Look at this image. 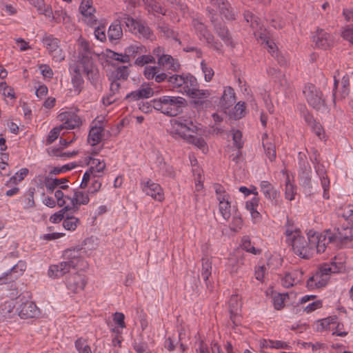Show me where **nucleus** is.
I'll use <instances>...</instances> for the list:
<instances>
[{
    "mask_svg": "<svg viewBox=\"0 0 353 353\" xmlns=\"http://www.w3.org/2000/svg\"><path fill=\"white\" fill-rule=\"evenodd\" d=\"M0 92L5 97L15 98L14 89L8 86L6 82L0 83Z\"/></svg>",
    "mask_w": 353,
    "mask_h": 353,
    "instance_id": "64",
    "label": "nucleus"
},
{
    "mask_svg": "<svg viewBox=\"0 0 353 353\" xmlns=\"http://www.w3.org/2000/svg\"><path fill=\"white\" fill-rule=\"evenodd\" d=\"M319 270L327 278L332 273H336L338 272L337 266L335 263L332 264L324 263L319 268Z\"/></svg>",
    "mask_w": 353,
    "mask_h": 353,
    "instance_id": "49",
    "label": "nucleus"
},
{
    "mask_svg": "<svg viewBox=\"0 0 353 353\" xmlns=\"http://www.w3.org/2000/svg\"><path fill=\"white\" fill-rule=\"evenodd\" d=\"M68 182V178L52 179L46 176L44 179V184L48 192L52 193L57 188H60L63 183Z\"/></svg>",
    "mask_w": 353,
    "mask_h": 353,
    "instance_id": "26",
    "label": "nucleus"
},
{
    "mask_svg": "<svg viewBox=\"0 0 353 353\" xmlns=\"http://www.w3.org/2000/svg\"><path fill=\"white\" fill-rule=\"evenodd\" d=\"M79 10L83 17L85 23L91 27L97 25V19L94 14L96 10L92 6V0H82Z\"/></svg>",
    "mask_w": 353,
    "mask_h": 353,
    "instance_id": "12",
    "label": "nucleus"
},
{
    "mask_svg": "<svg viewBox=\"0 0 353 353\" xmlns=\"http://www.w3.org/2000/svg\"><path fill=\"white\" fill-rule=\"evenodd\" d=\"M202 268L201 276L205 283L206 287L209 288V276L212 274V261L208 256H203L201 259Z\"/></svg>",
    "mask_w": 353,
    "mask_h": 353,
    "instance_id": "28",
    "label": "nucleus"
},
{
    "mask_svg": "<svg viewBox=\"0 0 353 353\" xmlns=\"http://www.w3.org/2000/svg\"><path fill=\"white\" fill-rule=\"evenodd\" d=\"M88 194V192L85 193L83 191L79 190L74 191V194L78 199L79 205H87L89 203L90 198Z\"/></svg>",
    "mask_w": 353,
    "mask_h": 353,
    "instance_id": "63",
    "label": "nucleus"
},
{
    "mask_svg": "<svg viewBox=\"0 0 353 353\" xmlns=\"http://www.w3.org/2000/svg\"><path fill=\"white\" fill-rule=\"evenodd\" d=\"M197 87H199V84L196 77L190 73L185 74L183 92L189 95Z\"/></svg>",
    "mask_w": 353,
    "mask_h": 353,
    "instance_id": "31",
    "label": "nucleus"
},
{
    "mask_svg": "<svg viewBox=\"0 0 353 353\" xmlns=\"http://www.w3.org/2000/svg\"><path fill=\"white\" fill-rule=\"evenodd\" d=\"M185 74H173L170 76L168 82L172 85L174 88H184Z\"/></svg>",
    "mask_w": 353,
    "mask_h": 353,
    "instance_id": "37",
    "label": "nucleus"
},
{
    "mask_svg": "<svg viewBox=\"0 0 353 353\" xmlns=\"http://www.w3.org/2000/svg\"><path fill=\"white\" fill-rule=\"evenodd\" d=\"M242 248L246 252H250L255 255L261 253V250L260 249H256L253 245H252L251 241L248 237H244L242 239Z\"/></svg>",
    "mask_w": 353,
    "mask_h": 353,
    "instance_id": "50",
    "label": "nucleus"
},
{
    "mask_svg": "<svg viewBox=\"0 0 353 353\" xmlns=\"http://www.w3.org/2000/svg\"><path fill=\"white\" fill-rule=\"evenodd\" d=\"M157 28L160 32L163 34V37L166 38H172L179 44H181V41L177 38L176 32L173 30L170 29V27L164 22L159 23Z\"/></svg>",
    "mask_w": 353,
    "mask_h": 353,
    "instance_id": "30",
    "label": "nucleus"
},
{
    "mask_svg": "<svg viewBox=\"0 0 353 353\" xmlns=\"http://www.w3.org/2000/svg\"><path fill=\"white\" fill-rule=\"evenodd\" d=\"M31 5L37 8L41 14L48 15V8H46L44 0H28Z\"/></svg>",
    "mask_w": 353,
    "mask_h": 353,
    "instance_id": "59",
    "label": "nucleus"
},
{
    "mask_svg": "<svg viewBox=\"0 0 353 353\" xmlns=\"http://www.w3.org/2000/svg\"><path fill=\"white\" fill-rule=\"evenodd\" d=\"M143 191L145 192L147 195L150 196L158 201H161L164 199L163 190L161 185L151 180L146 182L145 185L143 188Z\"/></svg>",
    "mask_w": 353,
    "mask_h": 353,
    "instance_id": "15",
    "label": "nucleus"
},
{
    "mask_svg": "<svg viewBox=\"0 0 353 353\" xmlns=\"http://www.w3.org/2000/svg\"><path fill=\"white\" fill-rule=\"evenodd\" d=\"M122 36L121 21H120V19H116L109 27L108 37L109 40L113 43L114 41L120 39Z\"/></svg>",
    "mask_w": 353,
    "mask_h": 353,
    "instance_id": "19",
    "label": "nucleus"
},
{
    "mask_svg": "<svg viewBox=\"0 0 353 353\" xmlns=\"http://www.w3.org/2000/svg\"><path fill=\"white\" fill-rule=\"evenodd\" d=\"M62 119H65V121L61 125L63 129H74L81 123L80 117L75 114L66 112L63 114Z\"/></svg>",
    "mask_w": 353,
    "mask_h": 353,
    "instance_id": "24",
    "label": "nucleus"
},
{
    "mask_svg": "<svg viewBox=\"0 0 353 353\" xmlns=\"http://www.w3.org/2000/svg\"><path fill=\"white\" fill-rule=\"evenodd\" d=\"M28 172L29 170L28 168H21L19 171L16 172V174L14 176H11L9 181H8L5 185L6 186H8L10 184H18L25 178V176L28 174Z\"/></svg>",
    "mask_w": 353,
    "mask_h": 353,
    "instance_id": "39",
    "label": "nucleus"
},
{
    "mask_svg": "<svg viewBox=\"0 0 353 353\" xmlns=\"http://www.w3.org/2000/svg\"><path fill=\"white\" fill-rule=\"evenodd\" d=\"M334 233L327 236V243H340L341 247L353 248V227L343 226L334 229Z\"/></svg>",
    "mask_w": 353,
    "mask_h": 353,
    "instance_id": "6",
    "label": "nucleus"
},
{
    "mask_svg": "<svg viewBox=\"0 0 353 353\" xmlns=\"http://www.w3.org/2000/svg\"><path fill=\"white\" fill-rule=\"evenodd\" d=\"M93 175V177L95 178L97 176H99V175L94 174V168H90L88 170H87L83 176L81 183L79 185V188L81 189H85L88 187V183L91 179V176Z\"/></svg>",
    "mask_w": 353,
    "mask_h": 353,
    "instance_id": "52",
    "label": "nucleus"
},
{
    "mask_svg": "<svg viewBox=\"0 0 353 353\" xmlns=\"http://www.w3.org/2000/svg\"><path fill=\"white\" fill-rule=\"evenodd\" d=\"M154 110L168 117H176L188 104L185 99L176 96H162L152 100Z\"/></svg>",
    "mask_w": 353,
    "mask_h": 353,
    "instance_id": "2",
    "label": "nucleus"
},
{
    "mask_svg": "<svg viewBox=\"0 0 353 353\" xmlns=\"http://www.w3.org/2000/svg\"><path fill=\"white\" fill-rule=\"evenodd\" d=\"M339 216H342L345 220L353 223V205H347L337 212Z\"/></svg>",
    "mask_w": 353,
    "mask_h": 353,
    "instance_id": "42",
    "label": "nucleus"
},
{
    "mask_svg": "<svg viewBox=\"0 0 353 353\" xmlns=\"http://www.w3.org/2000/svg\"><path fill=\"white\" fill-rule=\"evenodd\" d=\"M15 312L20 318L24 319L34 318L39 314V310L36 304L28 301L19 305Z\"/></svg>",
    "mask_w": 353,
    "mask_h": 353,
    "instance_id": "13",
    "label": "nucleus"
},
{
    "mask_svg": "<svg viewBox=\"0 0 353 353\" xmlns=\"http://www.w3.org/2000/svg\"><path fill=\"white\" fill-rule=\"evenodd\" d=\"M303 272L300 270H294L291 272L285 273L282 279V285L285 288H290L300 281L299 277H301Z\"/></svg>",
    "mask_w": 353,
    "mask_h": 353,
    "instance_id": "23",
    "label": "nucleus"
},
{
    "mask_svg": "<svg viewBox=\"0 0 353 353\" xmlns=\"http://www.w3.org/2000/svg\"><path fill=\"white\" fill-rule=\"evenodd\" d=\"M157 63L162 66L168 65V69L174 72H179L181 69V64L179 63V60L174 59L170 54L161 56L158 59Z\"/></svg>",
    "mask_w": 353,
    "mask_h": 353,
    "instance_id": "21",
    "label": "nucleus"
},
{
    "mask_svg": "<svg viewBox=\"0 0 353 353\" xmlns=\"http://www.w3.org/2000/svg\"><path fill=\"white\" fill-rule=\"evenodd\" d=\"M210 17V19L212 25L213 26L214 31L215 33L226 44L232 43V36L229 32L228 27L225 24L219 20L214 10L210 8H208Z\"/></svg>",
    "mask_w": 353,
    "mask_h": 353,
    "instance_id": "9",
    "label": "nucleus"
},
{
    "mask_svg": "<svg viewBox=\"0 0 353 353\" xmlns=\"http://www.w3.org/2000/svg\"><path fill=\"white\" fill-rule=\"evenodd\" d=\"M73 67H78L80 72L86 76L90 83L97 88L99 80V70L94 63L92 56L81 55L78 57L77 63L72 65Z\"/></svg>",
    "mask_w": 353,
    "mask_h": 353,
    "instance_id": "3",
    "label": "nucleus"
},
{
    "mask_svg": "<svg viewBox=\"0 0 353 353\" xmlns=\"http://www.w3.org/2000/svg\"><path fill=\"white\" fill-rule=\"evenodd\" d=\"M303 93L305 95L308 104L316 110H320L326 107L325 99L322 92L315 85L310 84L305 86Z\"/></svg>",
    "mask_w": 353,
    "mask_h": 353,
    "instance_id": "7",
    "label": "nucleus"
},
{
    "mask_svg": "<svg viewBox=\"0 0 353 353\" xmlns=\"http://www.w3.org/2000/svg\"><path fill=\"white\" fill-rule=\"evenodd\" d=\"M120 21H121V23H125L129 31L133 34L135 33L136 30H137V27L140 23V21L135 20L127 14H123V17H121Z\"/></svg>",
    "mask_w": 353,
    "mask_h": 353,
    "instance_id": "34",
    "label": "nucleus"
},
{
    "mask_svg": "<svg viewBox=\"0 0 353 353\" xmlns=\"http://www.w3.org/2000/svg\"><path fill=\"white\" fill-rule=\"evenodd\" d=\"M191 26L194 28L199 40L205 41L208 46L212 48L216 51H220L221 50L223 44L215 39L214 36L208 30L207 26L201 18H193L192 19Z\"/></svg>",
    "mask_w": 353,
    "mask_h": 353,
    "instance_id": "4",
    "label": "nucleus"
},
{
    "mask_svg": "<svg viewBox=\"0 0 353 353\" xmlns=\"http://www.w3.org/2000/svg\"><path fill=\"white\" fill-rule=\"evenodd\" d=\"M80 46L81 50L79 52L78 57H81V55H92V52L90 48V43L88 41L82 39L80 42Z\"/></svg>",
    "mask_w": 353,
    "mask_h": 353,
    "instance_id": "62",
    "label": "nucleus"
},
{
    "mask_svg": "<svg viewBox=\"0 0 353 353\" xmlns=\"http://www.w3.org/2000/svg\"><path fill=\"white\" fill-rule=\"evenodd\" d=\"M42 42L49 54L55 61L61 62L65 59V53L60 47V40L52 34H45Z\"/></svg>",
    "mask_w": 353,
    "mask_h": 353,
    "instance_id": "8",
    "label": "nucleus"
},
{
    "mask_svg": "<svg viewBox=\"0 0 353 353\" xmlns=\"http://www.w3.org/2000/svg\"><path fill=\"white\" fill-rule=\"evenodd\" d=\"M75 163H71L66 165H63L61 168L59 167H54L52 170L50 172V174L51 175H57L60 173L65 172L68 170H71L72 169L76 167Z\"/></svg>",
    "mask_w": 353,
    "mask_h": 353,
    "instance_id": "56",
    "label": "nucleus"
},
{
    "mask_svg": "<svg viewBox=\"0 0 353 353\" xmlns=\"http://www.w3.org/2000/svg\"><path fill=\"white\" fill-rule=\"evenodd\" d=\"M14 305L12 302L6 301L4 304L0 306V322L5 321L7 319H10L16 312H14Z\"/></svg>",
    "mask_w": 353,
    "mask_h": 353,
    "instance_id": "27",
    "label": "nucleus"
},
{
    "mask_svg": "<svg viewBox=\"0 0 353 353\" xmlns=\"http://www.w3.org/2000/svg\"><path fill=\"white\" fill-rule=\"evenodd\" d=\"M70 70L72 71L73 75L72 77V83L75 90H78L80 92L83 89V85L84 80L82 76V72H80L78 67H73L72 65H70Z\"/></svg>",
    "mask_w": 353,
    "mask_h": 353,
    "instance_id": "25",
    "label": "nucleus"
},
{
    "mask_svg": "<svg viewBox=\"0 0 353 353\" xmlns=\"http://www.w3.org/2000/svg\"><path fill=\"white\" fill-rule=\"evenodd\" d=\"M155 63V59L152 55H141L137 57L134 61V64L139 66H143L148 63Z\"/></svg>",
    "mask_w": 353,
    "mask_h": 353,
    "instance_id": "57",
    "label": "nucleus"
},
{
    "mask_svg": "<svg viewBox=\"0 0 353 353\" xmlns=\"http://www.w3.org/2000/svg\"><path fill=\"white\" fill-rule=\"evenodd\" d=\"M245 103L239 101L234 106L236 110L234 116V119H239L243 117L245 115Z\"/></svg>",
    "mask_w": 353,
    "mask_h": 353,
    "instance_id": "61",
    "label": "nucleus"
},
{
    "mask_svg": "<svg viewBox=\"0 0 353 353\" xmlns=\"http://www.w3.org/2000/svg\"><path fill=\"white\" fill-rule=\"evenodd\" d=\"M298 178L300 185L303 187L305 189L310 190L312 188L311 172H303L301 174H298Z\"/></svg>",
    "mask_w": 353,
    "mask_h": 353,
    "instance_id": "44",
    "label": "nucleus"
},
{
    "mask_svg": "<svg viewBox=\"0 0 353 353\" xmlns=\"http://www.w3.org/2000/svg\"><path fill=\"white\" fill-rule=\"evenodd\" d=\"M63 129L61 125L53 128L49 132L46 139V145L52 144L59 136L61 130Z\"/></svg>",
    "mask_w": 353,
    "mask_h": 353,
    "instance_id": "58",
    "label": "nucleus"
},
{
    "mask_svg": "<svg viewBox=\"0 0 353 353\" xmlns=\"http://www.w3.org/2000/svg\"><path fill=\"white\" fill-rule=\"evenodd\" d=\"M328 34L326 32H323L322 30L321 32L315 35L314 37V41L315 42L316 46L322 49H326L328 48L330 46V41L328 39Z\"/></svg>",
    "mask_w": 353,
    "mask_h": 353,
    "instance_id": "32",
    "label": "nucleus"
},
{
    "mask_svg": "<svg viewBox=\"0 0 353 353\" xmlns=\"http://www.w3.org/2000/svg\"><path fill=\"white\" fill-rule=\"evenodd\" d=\"M259 203V199L257 196L253 197L251 201H248L245 203V208L250 212L253 219H256L261 216L260 213L256 210Z\"/></svg>",
    "mask_w": 353,
    "mask_h": 353,
    "instance_id": "38",
    "label": "nucleus"
},
{
    "mask_svg": "<svg viewBox=\"0 0 353 353\" xmlns=\"http://www.w3.org/2000/svg\"><path fill=\"white\" fill-rule=\"evenodd\" d=\"M296 294L294 292L285 293V294H279L276 295L273 298V304L274 307L276 310H280L285 306V302L286 299H290V297H295Z\"/></svg>",
    "mask_w": 353,
    "mask_h": 353,
    "instance_id": "29",
    "label": "nucleus"
},
{
    "mask_svg": "<svg viewBox=\"0 0 353 353\" xmlns=\"http://www.w3.org/2000/svg\"><path fill=\"white\" fill-rule=\"evenodd\" d=\"M302 117L305 123L311 128L312 132L320 137L323 128L321 125L315 120L312 114L307 110H304L302 112Z\"/></svg>",
    "mask_w": 353,
    "mask_h": 353,
    "instance_id": "18",
    "label": "nucleus"
},
{
    "mask_svg": "<svg viewBox=\"0 0 353 353\" xmlns=\"http://www.w3.org/2000/svg\"><path fill=\"white\" fill-rule=\"evenodd\" d=\"M201 66L205 80L208 82L210 81L214 74L213 69L208 66L204 60L201 61Z\"/></svg>",
    "mask_w": 353,
    "mask_h": 353,
    "instance_id": "53",
    "label": "nucleus"
},
{
    "mask_svg": "<svg viewBox=\"0 0 353 353\" xmlns=\"http://www.w3.org/2000/svg\"><path fill=\"white\" fill-rule=\"evenodd\" d=\"M89 163L92 165L90 168H94V173L102 172L103 170L105 168V162L103 161H100L97 159L90 157Z\"/></svg>",
    "mask_w": 353,
    "mask_h": 353,
    "instance_id": "54",
    "label": "nucleus"
},
{
    "mask_svg": "<svg viewBox=\"0 0 353 353\" xmlns=\"http://www.w3.org/2000/svg\"><path fill=\"white\" fill-rule=\"evenodd\" d=\"M135 34H139V36H142L143 37L148 39H150L151 37L153 35L152 31L150 30V28L145 25L144 23H142L140 22L139 25L137 27V30H136Z\"/></svg>",
    "mask_w": 353,
    "mask_h": 353,
    "instance_id": "48",
    "label": "nucleus"
},
{
    "mask_svg": "<svg viewBox=\"0 0 353 353\" xmlns=\"http://www.w3.org/2000/svg\"><path fill=\"white\" fill-rule=\"evenodd\" d=\"M262 144L265 152L270 161H273L276 159V152L275 145L270 141L265 142V138H262Z\"/></svg>",
    "mask_w": 353,
    "mask_h": 353,
    "instance_id": "41",
    "label": "nucleus"
},
{
    "mask_svg": "<svg viewBox=\"0 0 353 353\" xmlns=\"http://www.w3.org/2000/svg\"><path fill=\"white\" fill-rule=\"evenodd\" d=\"M199 130V128L192 121L185 119L182 122L179 120H173L170 134L174 138L181 137L188 143L192 144L203 152H205V150H208L205 141L203 138L198 137L193 134H197Z\"/></svg>",
    "mask_w": 353,
    "mask_h": 353,
    "instance_id": "1",
    "label": "nucleus"
},
{
    "mask_svg": "<svg viewBox=\"0 0 353 353\" xmlns=\"http://www.w3.org/2000/svg\"><path fill=\"white\" fill-rule=\"evenodd\" d=\"M68 208L64 207L59 211L52 214L50 217V221L53 223H59L62 220L63 221L66 216V214L68 212Z\"/></svg>",
    "mask_w": 353,
    "mask_h": 353,
    "instance_id": "46",
    "label": "nucleus"
},
{
    "mask_svg": "<svg viewBox=\"0 0 353 353\" xmlns=\"http://www.w3.org/2000/svg\"><path fill=\"white\" fill-rule=\"evenodd\" d=\"M148 6L153 11L157 13H161L163 15L165 14V10L161 6L159 2L155 0H144Z\"/></svg>",
    "mask_w": 353,
    "mask_h": 353,
    "instance_id": "55",
    "label": "nucleus"
},
{
    "mask_svg": "<svg viewBox=\"0 0 353 353\" xmlns=\"http://www.w3.org/2000/svg\"><path fill=\"white\" fill-rule=\"evenodd\" d=\"M219 212L225 221H228L231 216V202L226 201L219 203Z\"/></svg>",
    "mask_w": 353,
    "mask_h": 353,
    "instance_id": "45",
    "label": "nucleus"
},
{
    "mask_svg": "<svg viewBox=\"0 0 353 353\" xmlns=\"http://www.w3.org/2000/svg\"><path fill=\"white\" fill-rule=\"evenodd\" d=\"M294 253L304 259L308 258L310 250L313 249L303 236L300 235V231L295 230V234L290 242Z\"/></svg>",
    "mask_w": 353,
    "mask_h": 353,
    "instance_id": "10",
    "label": "nucleus"
},
{
    "mask_svg": "<svg viewBox=\"0 0 353 353\" xmlns=\"http://www.w3.org/2000/svg\"><path fill=\"white\" fill-rule=\"evenodd\" d=\"M129 76L128 67V66H119L114 72H112V80L118 81L119 80L125 81L128 79Z\"/></svg>",
    "mask_w": 353,
    "mask_h": 353,
    "instance_id": "35",
    "label": "nucleus"
},
{
    "mask_svg": "<svg viewBox=\"0 0 353 353\" xmlns=\"http://www.w3.org/2000/svg\"><path fill=\"white\" fill-rule=\"evenodd\" d=\"M147 52L146 48L143 45H132L125 49V52L127 53L130 59L134 58L137 54L145 53Z\"/></svg>",
    "mask_w": 353,
    "mask_h": 353,
    "instance_id": "43",
    "label": "nucleus"
},
{
    "mask_svg": "<svg viewBox=\"0 0 353 353\" xmlns=\"http://www.w3.org/2000/svg\"><path fill=\"white\" fill-rule=\"evenodd\" d=\"M35 192V188L33 187L30 188L26 193L25 194V202L26 206L25 208H34L35 206V203L34 201V195Z\"/></svg>",
    "mask_w": 353,
    "mask_h": 353,
    "instance_id": "51",
    "label": "nucleus"
},
{
    "mask_svg": "<svg viewBox=\"0 0 353 353\" xmlns=\"http://www.w3.org/2000/svg\"><path fill=\"white\" fill-rule=\"evenodd\" d=\"M79 223V219L72 216V214L68 212L63 221V226L67 230L74 231Z\"/></svg>",
    "mask_w": 353,
    "mask_h": 353,
    "instance_id": "33",
    "label": "nucleus"
},
{
    "mask_svg": "<svg viewBox=\"0 0 353 353\" xmlns=\"http://www.w3.org/2000/svg\"><path fill=\"white\" fill-rule=\"evenodd\" d=\"M154 94L153 88L151 87L149 83H143L141 85L134 91L128 93L125 100L129 102L139 101L141 99H149L152 97Z\"/></svg>",
    "mask_w": 353,
    "mask_h": 353,
    "instance_id": "11",
    "label": "nucleus"
},
{
    "mask_svg": "<svg viewBox=\"0 0 353 353\" xmlns=\"http://www.w3.org/2000/svg\"><path fill=\"white\" fill-rule=\"evenodd\" d=\"M104 135V128L103 126L92 127L88 134V142L92 146L96 145L102 140Z\"/></svg>",
    "mask_w": 353,
    "mask_h": 353,
    "instance_id": "22",
    "label": "nucleus"
},
{
    "mask_svg": "<svg viewBox=\"0 0 353 353\" xmlns=\"http://www.w3.org/2000/svg\"><path fill=\"white\" fill-rule=\"evenodd\" d=\"M82 252L81 248H74L64 250L63 257L66 260L64 262L70 269L85 270L88 268L89 265L83 259Z\"/></svg>",
    "mask_w": 353,
    "mask_h": 353,
    "instance_id": "5",
    "label": "nucleus"
},
{
    "mask_svg": "<svg viewBox=\"0 0 353 353\" xmlns=\"http://www.w3.org/2000/svg\"><path fill=\"white\" fill-rule=\"evenodd\" d=\"M85 284V276L79 273L70 275L66 279L67 288L72 293H78L83 290Z\"/></svg>",
    "mask_w": 353,
    "mask_h": 353,
    "instance_id": "14",
    "label": "nucleus"
},
{
    "mask_svg": "<svg viewBox=\"0 0 353 353\" xmlns=\"http://www.w3.org/2000/svg\"><path fill=\"white\" fill-rule=\"evenodd\" d=\"M260 187L265 198L272 201L275 205H279L278 199L280 196V193L269 181H261L260 183Z\"/></svg>",
    "mask_w": 353,
    "mask_h": 353,
    "instance_id": "16",
    "label": "nucleus"
},
{
    "mask_svg": "<svg viewBox=\"0 0 353 353\" xmlns=\"http://www.w3.org/2000/svg\"><path fill=\"white\" fill-rule=\"evenodd\" d=\"M337 316L336 315L319 320L317 323L316 331L320 332L323 330L330 328V325L336 323Z\"/></svg>",
    "mask_w": 353,
    "mask_h": 353,
    "instance_id": "40",
    "label": "nucleus"
},
{
    "mask_svg": "<svg viewBox=\"0 0 353 353\" xmlns=\"http://www.w3.org/2000/svg\"><path fill=\"white\" fill-rule=\"evenodd\" d=\"M235 101L234 90L231 86L225 87L223 95L220 99V106L227 110L234 105Z\"/></svg>",
    "mask_w": 353,
    "mask_h": 353,
    "instance_id": "17",
    "label": "nucleus"
},
{
    "mask_svg": "<svg viewBox=\"0 0 353 353\" xmlns=\"http://www.w3.org/2000/svg\"><path fill=\"white\" fill-rule=\"evenodd\" d=\"M220 14L223 16L224 18L228 21H232L235 19V13L231 4L229 3H225L223 6H221L219 8Z\"/></svg>",
    "mask_w": 353,
    "mask_h": 353,
    "instance_id": "36",
    "label": "nucleus"
},
{
    "mask_svg": "<svg viewBox=\"0 0 353 353\" xmlns=\"http://www.w3.org/2000/svg\"><path fill=\"white\" fill-rule=\"evenodd\" d=\"M70 268L63 261L57 265H51L48 270V276L52 279H57L63 276L69 272Z\"/></svg>",
    "mask_w": 353,
    "mask_h": 353,
    "instance_id": "20",
    "label": "nucleus"
},
{
    "mask_svg": "<svg viewBox=\"0 0 353 353\" xmlns=\"http://www.w3.org/2000/svg\"><path fill=\"white\" fill-rule=\"evenodd\" d=\"M232 140L234 146L241 150L243 147V142L242 141V132L239 130H232Z\"/></svg>",
    "mask_w": 353,
    "mask_h": 353,
    "instance_id": "60",
    "label": "nucleus"
},
{
    "mask_svg": "<svg viewBox=\"0 0 353 353\" xmlns=\"http://www.w3.org/2000/svg\"><path fill=\"white\" fill-rule=\"evenodd\" d=\"M341 90L340 92V98L345 99L350 93V77L345 74L341 80Z\"/></svg>",
    "mask_w": 353,
    "mask_h": 353,
    "instance_id": "47",
    "label": "nucleus"
}]
</instances>
